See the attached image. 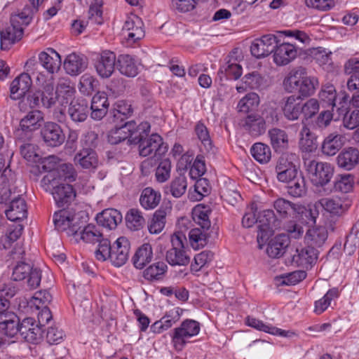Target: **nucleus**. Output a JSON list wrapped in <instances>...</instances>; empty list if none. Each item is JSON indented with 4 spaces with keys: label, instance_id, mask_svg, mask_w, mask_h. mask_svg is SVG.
<instances>
[{
    "label": "nucleus",
    "instance_id": "1",
    "mask_svg": "<svg viewBox=\"0 0 359 359\" xmlns=\"http://www.w3.org/2000/svg\"><path fill=\"white\" fill-rule=\"evenodd\" d=\"M25 251L22 246L16 245L10 252L9 257L15 262L12 269L11 279L13 281L26 280L29 289H35L39 286L41 280V271L34 268L24 259Z\"/></svg>",
    "mask_w": 359,
    "mask_h": 359
},
{
    "label": "nucleus",
    "instance_id": "2",
    "mask_svg": "<svg viewBox=\"0 0 359 359\" xmlns=\"http://www.w3.org/2000/svg\"><path fill=\"white\" fill-rule=\"evenodd\" d=\"M39 11L26 5L23 10L11 17V25L1 31V46L2 49H8L10 46L20 41L23 36L24 27L32 20L33 16Z\"/></svg>",
    "mask_w": 359,
    "mask_h": 359
},
{
    "label": "nucleus",
    "instance_id": "3",
    "mask_svg": "<svg viewBox=\"0 0 359 359\" xmlns=\"http://www.w3.org/2000/svg\"><path fill=\"white\" fill-rule=\"evenodd\" d=\"M57 157L50 156L42 162V169L48 173L41 180V186L46 190L50 185L55 183H63L64 181L74 182L76 177V172L72 164L62 163L56 165Z\"/></svg>",
    "mask_w": 359,
    "mask_h": 359
},
{
    "label": "nucleus",
    "instance_id": "4",
    "mask_svg": "<svg viewBox=\"0 0 359 359\" xmlns=\"http://www.w3.org/2000/svg\"><path fill=\"white\" fill-rule=\"evenodd\" d=\"M286 231L287 234H278L269 241L266 253L270 257L278 258L283 256L290 245V238H299L304 233L303 227L295 223L288 224Z\"/></svg>",
    "mask_w": 359,
    "mask_h": 359
},
{
    "label": "nucleus",
    "instance_id": "5",
    "mask_svg": "<svg viewBox=\"0 0 359 359\" xmlns=\"http://www.w3.org/2000/svg\"><path fill=\"white\" fill-rule=\"evenodd\" d=\"M40 67L34 57L29 59L25 64V69L27 72L22 73L16 77L11 84V97L13 100L20 99L25 96L30 89L32 81L31 76L36 78Z\"/></svg>",
    "mask_w": 359,
    "mask_h": 359
},
{
    "label": "nucleus",
    "instance_id": "6",
    "mask_svg": "<svg viewBox=\"0 0 359 359\" xmlns=\"http://www.w3.org/2000/svg\"><path fill=\"white\" fill-rule=\"evenodd\" d=\"M83 212L72 214L65 209L55 212L53 223L58 231L65 232L68 236H76L78 231L82 228L86 220H83Z\"/></svg>",
    "mask_w": 359,
    "mask_h": 359
},
{
    "label": "nucleus",
    "instance_id": "7",
    "mask_svg": "<svg viewBox=\"0 0 359 359\" xmlns=\"http://www.w3.org/2000/svg\"><path fill=\"white\" fill-rule=\"evenodd\" d=\"M187 238L182 232H176L171 237L172 248L166 252V260L171 266H187L190 257L184 250Z\"/></svg>",
    "mask_w": 359,
    "mask_h": 359
},
{
    "label": "nucleus",
    "instance_id": "8",
    "mask_svg": "<svg viewBox=\"0 0 359 359\" xmlns=\"http://www.w3.org/2000/svg\"><path fill=\"white\" fill-rule=\"evenodd\" d=\"M299 158L294 153H283L276 165V177L279 182L287 183L298 175Z\"/></svg>",
    "mask_w": 359,
    "mask_h": 359
},
{
    "label": "nucleus",
    "instance_id": "9",
    "mask_svg": "<svg viewBox=\"0 0 359 359\" xmlns=\"http://www.w3.org/2000/svg\"><path fill=\"white\" fill-rule=\"evenodd\" d=\"M304 166L312 183L317 187L327 184L334 174V168L328 163L306 160Z\"/></svg>",
    "mask_w": 359,
    "mask_h": 359
},
{
    "label": "nucleus",
    "instance_id": "10",
    "mask_svg": "<svg viewBox=\"0 0 359 359\" xmlns=\"http://www.w3.org/2000/svg\"><path fill=\"white\" fill-rule=\"evenodd\" d=\"M168 149L163 138L158 134L154 133L147 136L139 145V154L141 156H152L157 159L163 156Z\"/></svg>",
    "mask_w": 359,
    "mask_h": 359
},
{
    "label": "nucleus",
    "instance_id": "11",
    "mask_svg": "<svg viewBox=\"0 0 359 359\" xmlns=\"http://www.w3.org/2000/svg\"><path fill=\"white\" fill-rule=\"evenodd\" d=\"M257 239L259 245L265 243L272 235L273 228L277 222L273 210L271 209L260 211L257 217Z\"/></svg>",
    "mask_w": 359,
    "mask_h": 359
},
{
    "label": "nucleus",
    "instance_id": "12",
    "mask_svg": "<svg viewBox=\"0 0 359 359\" xmlns=\"http://www.w3.org/2000/svg\"><path fill=\"white\" fill-rule=\"evenodd\" d=\"M200 331L199 323L194 320H184L180 327L175 328L172 342L175 348L181 350L186 344V339L197 335Z\"/></svg>",
    "mask_w": 359,
    "mask_h": 359
},
{
    "label": "nucleus",
    "instance_id": "13",
    "mask_svg": "<svg viewBox=\"0 0 359 359\" xmlns=\"http://www.w3.org/2000/svg\"><path fill=\"white\" fill-rule=\"evenodd\" d=\"M116 64L117 59L115 53L110 50H103L95 60V68L102 79H108L114 73Z\"/></svg>",
    "mask_w": 359,
    "mask_h": 359
},
{
    "label": "nucleus",
    "instance_id": "14",
    "mask_svg": "<svg viewBox=\"0 0 359 359\" xmlns=\"http://www.w3.org/2000/svg\"><path fill=\"white\" fill-rule=\"evenodd\" d=\"M41 135L48 147H59L65 140V135L61 126L51 121L44 123L41 130Z\"/></svg>",
    "mask_w": 359,
    "mask_h": 359
},
{
    "label": "nucleus",
    "instance_id": "15",
    "mask_svg": "<svg viewBox=\"0 0 359 359\" xmlns=\"http://www.w3.org/2000/svg\"><path fill=\"white\" fill-rule=\"evenodd\" d=\"M278 43L279 41L275 35H264L252 42L250 46L251 53L257 58L266 57L273 53L275 47Z\"/></svg>",
    "mask_w": 359,
    "mask_h": 359
},
{
    "label": "nucleus",
    "instance_id": "16",
    "mask_svg": "<svg viewBox=\"0 0 359 359\" xmlns=\"http://www.w3.org/2000/svg\"><path fill=\"white\" fill-rule=\"evenodd\" d=\"M51 189L55 203L60 208L68 206L76 196L73 187L69 184L55 183V185H50L48 190Z\"/></svg>",
    "mask_w": 359,
    "mask_h": 359
},
{
    "label": "nucleus",
    "instance_id": "17",
    "mask_svg": "<svg viewBox=\"0 0 359 359\" xmlns=\"http://www.w3.org/2000/svg\"><path fill=\"white\" fill-rule=\"evenodd\" d=\"M130 244L126 237L118 238L112 245L110 261L115 266H123L128 259Z\"/></svg>",
    "mask_w": 359,
    "mask_h": 359
},
{
    "label": "nucleus",
    "instance_id": "18",
    "mask_svg": "<svg viewBox=\"0 0 359 359\" xmlns=\"http://www.w3.org/2000/svg\"><path fill=\"white\" fill-rule=\"evenodd\" d=\"M302 99L299 95H292L283 100L282 110L287 120H297L302 114Z\"/></svg>",
    "mask_w": 359,
    "mask_h": 359
},
{
    "label": "nucleus",
    "instance_id": "19",
    "mask_svg": "<svg viewBox=\"0 0 359 359\" xmlns=\"http://www.w3.org/2000/svg\"><path fill=\"white\" fill-rule=\"evenodd\" d=\"M74 163L81 168L93 170L99 165L98 156L92 148H83L76 154L74 158Z\"/></svg>",
    "mask_w": 359,
    "mask_h": 359
},
{
    "label": "nucleus",
    "instance_id": "20",
    "mask_svg": "<svg viewBox=\"0 0 359 359\" xmlns=\"http://www.w3.org/2000/svg\"><path fill=\"white\" fill-rule=\"evenodd\" d=\"M36 83L43 88L42 100L43 107L50 109L57 102L56 90L54 91L53 82L51 80H45L44 75L39 74L36 78Z\"/></svg>",
    "mask_w": 359,
    "mask_h": 359
},
{
    "label": "nucleus",
    "instance_id": "21",
    "mask_svg": "<svg viewBox=\"0 0 359 359\" xmlns=\"http://www.w3.org/2000/svg\"><path fill=\"white\" fill-rule=\"evenodd\" d=\"M297 54L294 45L290 43H283L276 46L273 51V60L278 65H285L293 60Z\"/></svg>",
    "mask_w": 359,
    "mask_h": 359
},
{
    "label": "nucleus",
    "instance_id": "22",
    "mask_svg": "<svg viewBox=\"0 0 359 359\" xmlns=\"http://www.w3.org/2000/svg\"><path fill=\"white\" fill-rule=\"evenodd\" d=\"M8 208L6 210L7 218L13 222L24 219L27 215V203L20 196L11 198Z\"/></svg>",
    "mask_w": 359,
    "mask_h": 359
},
{
    "label": "nucleus",
    "instance_id": "23",
    "mask_svg": "<svg viewBox=\"0 0 359 359\" xmlns=\"http://www.w3.org/2000/svg\"><path fill=\"white\" fill-rule=\"evenodd\" d=\"M39 60L41 66L50 74L57 72L61 65L60 55L51 48L41 52L39 55Z\"/></svg>",
    "mask_w": 359,
    "mask_h": 359
},
{
    "label": "nucleus",
    "instance_id": "24",
    "mask_svg": "<svg viewBox=\"0 0 359 359\" xmlns=\"http://www.w3.org/2000/svg\"><path fill=\"white\" fill-rule=\"evenodd\" d=\"M88 104L86 99L77 98L72 100L69 106L68 114L75 123L83 122L88 115Z\"/></svg>",
    "mask_w": 359,
    "mask_h": 359
},
{
    "label": "nucleus",
    "instance_id": "25",
    "mask_svg": "<svg viewBox=\"0 0 359 359\" xmlns=\"http://www.w3.org/2000/svg\"><path fill=\"white\" fill-rule=\"evenodd\" d=\"M43 121L42 113L39 110L29 112L20 123V129L16 130V136L20 137L23 132L31 133L38 129Z\"/></svg>",
    "mask_w": 359,
    "mask_h": 359
},
{
    "label": "nucleus",
    "instance_id": "26",
    "mask_svg": "<svg viewBox=\"0 0 359 359\" xmlns=\"http://www.w3.org/2000/svg\"><path fill=\"white\" fill-rule=\"evenodd\" d=\"M336 161L339 168L351 170L359 163V150L351 147L345 148L338 154Z\"/></svg>",
    "mask_w": 359,
    "mask_h": 359
},
{
    "label": "nucleus",
    "instance_id": "27",
    "mask_svg": "<svg viewBox=\"0 0 359 359\" xmlns=\"http://www.w3.org/2000/svg\"><path fill=\"white\" fill-rule=\"evenodd\" d=\"M142 27L143 22L137 15L128 18L123 25V30L127 32L128 40L135 42L142 39L144 36Z\"/></svg>",
    "mask_w": 359,
    "mask_h": 359
},
{
    "label": "nucleus",
    "instance_id": "28",
    "mask_svg": "<svg viewBox=\"0 0 359 359\" xmlns=\"http://www.w3.org/2000/svg\"><path fill=\"white\" fill-rule=\"evenodd\" d=\"M109 106L107 95L104 92H97L91 101L92 118L101 120L107 114Z\"/></svg>",
    "mask_w": 359,
    "mask_h": 359
},
{
    "label": "nucleus",
    "instance_id": "29",
    "mask_svg": "<svg viewBox=\"0 0 359 359\" xmlns=\"http://www.w3.org/2000/svg\"><path fill=\"white\" fill-rule=\"evenodd\" d=\"M170 211V208L161 206L154 212L147 222V229L150 233L158 234L163 231L166 223V216Z\"/></svg>",
    "mask_w": 359,
    "mask_h": 359
},
{
    "label": "nucleus",
    "instance_id": "30",
    "mask_svg": "<svg viewBox=\"0 0 359 359\" xmlns=\"http://www.w3.org/2000/svg\"><path fill=\"white\" fill-rule=\"evenodd\" d=\"M96 221L99 225L113 229L122 221V215L116 209H106L97 215Z\"/></svg>",
    "mask_w": 359,
    "mask_h": 359
},
{
    "label": "nucleus",
    "instance_id": "31",
    "mask_svg": "<svg viewBox=\"0 0 359 359\" xmlns=\"http://www.w3.org/2000/svg\"><path fill=\"white\" fill-rule=\"evenodd\" d=\"M344 137L333 133L327 135L323 142L321 150L323 154L332 156L335 155L343 147Z\"/></svg>",
    "mask_w": 359,
    "mask_h": 359
},
{
    "label": "nucleus",
    "instance_id": "32",
    "mask_svg": "<svg viewBox=\"0 0 359 359\" xmlns=\"http://www.w3.org/2000/svg\"><path fill=\"white\" fill-rule=\"evenodd\" d=\"M327 238V231L324 226H316L309 229L304 236L306 244L316 248L322 247Z\"/></svg>",
    "mask_w": 359,
    "mask_h": 359
},
{
    "label": "nucleus",
    "instance_id": "33",
    "mask_svg": "<svg viewBox=\"0 0 359 359\" xmlns=\"http://www.w3.org/2000/svg\"><path fill=\"white\" fill-rule=\"evenodd\" d=\"M153 257L152 246L147 243L142 244L137 249L132 258V261L136 269H142L152 261Z\"/></svg>",
    "mask_w": 359,
    "mask_h": 359
},
{
    "label": "nucleus",
    "instance_id": "34",
    "mask_svg": "<svg viewBox=\"0 0 359 359\" xmlns=\"http://www.w3.org/2000/svg\"><path fill=\"white\" fill-rule=\"evenodd\" d=\"M19 331V318L14 313L0 316V332L13 337Z\"/></svg>",
    "mask_w": 359,
    "mask_h": 359
},
{
    "label": "nucleus",
    "instance_id": "35",
    "mask_svg": "<svg viewBox=\"0 0 359 359\" xmlns=\"http://www.w3.org/2000/svg\"><path fill=\"white\" fill-rule=\"evenodd\" d=\"M128 123L133 124L134 128L128 132V144H138L139 146L143 139L149 135L151 126L147 121L142 122L139 125H137L136 122L133 121H128Z\"/></svg>",
    "mask_w": 359,
    "mask_h": 359
},
{
    "label": "nucleus",
    "instance_id": "36",
    "mask_svg": "<svg viewBox=\"0 0 359 359\" xmlns=\"http://www.w3.org/2000/svg\"><path fill=\"white\" fill-rule=\"evenodd\" d=\"M306 76V69L303 67L292 69L283 81L285 89L289 92L296 91L299 83H302Z\"/></svg>",
    "mask_w": 359,
    "mask_h": 359
},
{
    "label": "nucleus",
    "instance_id": "37",
    "mask_svg": "<svg viewBox=\"0 0 359 359\" xmlns=\"http://www.w3.org/2000/svg\"><path fill=\"white\" fill-rule=\"evenodd\" d=\"M87 67L86 60L75 53L69 54L64 62L66 72L72 76H76L83 72Z\"/></svg>",
    "mask_w": 359,
    "mask_h": 359
},
{
    "label": "nucleus",
    "instance_id": "38",
    "mask_svg": "<svg viewBox=\"0 0 359 359\" xmlns=\"http://www.w3.org/2000/svg\"><path fill=\"white\" fill-rule=\"evenodd\" d=\"M299 203H292L283 198H278L273 202V208L280 218L296 217Z\"/></svg>",
    "mask_w": 359,
    "mask_h": 359
},
{
    "label": "nucleus",
    "instance_id": "39",
    "mask_svg": "<svg viewBox=\"0 0 359 359\" xmlns=\"http://www.w3.org/2000/svg\"><path fill=\"white\" fill-rule=\"evenodd\" d=\"M83 6H88V20L92 24L102 25L103 23L102 0H77Z\"/></svg>",
    "mask_w": 359,
    "mask_h": 359
},
{
    "label": "nucleus",
    "instance_id": "40",
    "mask_svg": "<svg viewBox=\"0 0 359 359\" xmlns=\"http://www.w3.org/2000/svg\"><path fill=\"white\" fill-rule=\"evenodd\" d=\"M161 200V193L151 187L144 188L140 197V203L146 210L154 209Z\"/></svg>",
    "mask_w": 359,
    "mask_h": 359
},
{
    "label": "nucleus",
    "instance_id": "41",
    "mask_svg": "<svg viewBox=\"0 0 359 359\" xmlns=\"http://www.w3.org/2000/svg\"><path fill=\"white\" fill-rule=\"evenodd\" d=\"M321 207L332 215L340 216L348 209V205L344 203L339 198H321L318 201Z\"/></svg>",
    "mask_w": 359,
    "mask_h": 359
},
{
    "label": "nucleus",
    "instance_id": "42",
    "mask_svg": "<svg viewBox=\"0 0 359 359\" xmlns=\"http://www.w3.org/2000/svg\"><path fill=\"white\" fill-rule=\"evenodd\" d=\"M243 126L245 130L254 136L259 135L266 130L265 121L263 118L257 115H248L245 118Z\"/></svg>",
    "mask_w": 359,
    "mask_h": 359
},
{
    "label": "nucleus",
    "instance_id": "43",
    "mask_svg": "<svg viewBox=\"0 0 359 359\" xmlns=\"http://www.w3.org/2000/svg\"><path fill=\"white\" fill-rule=\"evenodd\" d=\"M117 68L122 74L128 77H134L138 74L135 60L129 55H121L118 57Z\"/></svg>",
    "mask_w": 359,
    "mask_h": 359
},
{
    "label": "nucleus",
    "instance_id": "44",
    "mask_svg": "<svg viewBox=\"0 0 359 359\" xmlns=\"http://www.w3.org/2000/svg\"><path fill=\"white\" fill-rule=\"evenodd\" d=\"M76 90L71 86L67 81H60L56 87L57 103L61 107H66L67 104L72 101Z\"/></svg>",
    "mask_w": 359,
    "mask_h": 359
},
{
    "label": "nucleus",
    "instance_id": "45",
    "mask_svg": "<svg viewBox=\"0 0 359 359\" xmlns=\"http://www.w3.org/2000/svg\"><path fill=\"white\" fill-rule=\"evenodd\" d=\"M297 255H294V260L301 265H311L318 259V251L317 248L308 245L301 250H297Z\"/></svg>",
    "mask_w": 359,
    "mask_h": 359
},
{
    "label": "nucleus",
    "instance_id": "46",
    "mask_svg": "<svg viewBox=\"0 0 359 359\" xmlns=\"http://www.w3.org/2000/svg\"><path fill=\"white\" fill-rule=\"evenodd\" d=\"M168 266L163 262H157L148 266L144 271L143 276L149 281L162 280L167 272Z\"/></svg>",
    "mask_w": 359,
    "mask_h": 359
},
{
    "label": "nucleus",
    "instance_id": "47",
    "mask_svg": "<svg viewBox=\"0 0 359 359\" xmlns=\"http://www.w3.org/2000/svg\"><path fill=\"white\" fill-rule=\"evenodd\" d=\"M187 187V177L184 175L180 174L175 177L165 188V194L170 193L175 198H180L186 192Z\"/></svg>",
    "mask_w": 359,
    "mask_h": 359
},
{
    "label": "nucleus",
    "instance_id": "48",
    "mask_svg": "<svg viewBox=\"0 0 359 359\" xmlns=\"http://www.w3.org/2000/svg\"><path fill=\"white\" fill-rule=\"evenodd\" d=\"M133 126V124L126 122L119 127L116 126L109 132L108 142L111 144H116L126 140L128 141V132L134 128Z\"/></svg>",
    "mask_w": 359,
    "mask_h": 359
},
{
    "label": "nucleus",
    "instance_id": "49",
    "mask_svg": "<svg viewBox=\"0 0 359 359\" xmlns=\"http://www.w3.org/2000/svg\"><path fill=\"white\" fill-rule=\"evenodd\" d=\"M195 132L198 138L201 141L207 154L210 156L215 155L216 148L212 144L206 126L203 123L198 122L195 126Z\"/></svg>",
    "mask_w": 359,
    "mask_h": 359
},
{
    "label": "nucleus",
    "instance_id": "50",
    "mask_svg": "<svg viewBox=\"0 0 359 359\" xmlns=\"http://www.w3.org/2000/svg\"><path fill=\"white\" fill-rule=\"evenodd\" d=\"M127 227L132 231H139L145 226L146 221L138 209H130L126 215Z\"/></svg>",
    "mask_w": 359,
    "mask_h": 359
},
{
    "label": "nucleus",
    "instance_id": "51",
    "mask_svg": "<svg viewBox=\"0 0 359 359\" xmlns=\"http://www.w3.org/2000/svg\"><path fill=\"white\" fill-rule=\"evenodd\" d=\"M74 237L76 240L79 238L86 243H94L100 241L102 234L97 230L95 225H86V223H84L82 228L78 231V235Z\"/></svg>",
    "mask_w": 359,
    "mask_h": 359
},
{
    "label": "nucleus",
    "instance_id": "52",
    "mask_svg": "<svg viewBox=\"0 0 359 359\" xmlns=\"http://www.w3.org/2000/svg\"><path fill=\"white\" fill-rule=\"evenodd\" d=\"M299 144L300 149L304 152H312L317 148L316 140L306 125L303 126L300 131Z\"/></svg>",
    "mask_w": 359,
    "mask_h": 359
},
{
    "label": "nucleus",
    "instance_id": "53",
    "mask_svg": "<svg viewBox=\"0 0 359 359\" xmlns=\"http://www.w3.org/2000/svg\"><path fill=\"white\" fill-rule=\"evenodd\" d=\"M287 184V189L290 196L294 198H300L306 195L307 191L306 181L301 175H297L290 182H288Z\"/></svg>",
    "mask_w": 359,
    "mask_h": 359
},
{
    "label": "nucleus",
    "instance_id": "54",
    "mask_svg": "<svg viewBox=\"0 0 359 359\" xmlns=\"http://www.w3.org/2000/svg\"><path fill=\"white\" fill-rule=\"evenodd\" d=\"M271 143L276 150L282 151L288 146V137L285 130L275 128L269 131Z\"/></svg>",
    "mask_w": 359,
    "mask_h": 359
},
{
    "label": "nucleus",
    "instance_id": "55",
    "mask_svg": "<svg viewBox=\"0 0 359 359\" xmlns=\"http://www.w3.org/2000/svg\"><path fill=\"white\" fill-rule=\"evenodd\" d=\"M318 80L314 76H309L308 75L304 78L302 83H299L297 91L299 96L307 97L314 94L316 88L318 86Z\"/></svg>",
    "mask_w": 359,
    "mask_h": 359
},
{
    "label": "nucleus",
    "instance_id": "56",
    "mask_svg": "<svg viewBox=\"0 0 359 359\" xmlns=\"http://www.w3.org/2000/svg\"><path fill=\"white\" fill-rule=\"evenodd\" d=\"M259 103V97L255 93L247 94L242 98L237 106L239 111L247 113L255 109Z\"/></svg>",
    "mask_w": 359,
    "mask_h": 359
},
{
    "label": "nucleus",
    "instance_id": "57",
    "mask_svg": "<svg viewBox=\"0 0 359 359\" xmlns=\"http://www.w3.org/2000/svg\"><path fill=\"white\" fill-rule=\"evenodd\" d=\"M339 296V290L337 287L329 290L324 297L315 302L314 311L320 314L330 305L331 301Z\"/></svg>",
    "mask_w": 359,
    "mask_h": 359
},
{
    "label": "nucleus",
    "instance_id": "58",
    "mask_svg": "<svg viewBox=\"0 0 359 359\" xmlns=\"http://www.w3.org/2000/svg\"><path fill=\"white\" fill-rule=\"evenodd\" d=\"M250 151L254 158L259 163H266L271 158L270 148L263 143H255Z\"/></svg>",
    "mask_w": 359,
    "mask_h": 359
},
{
    "label": "nucleus",
    "instance_id": "59",
    "mask_svg": "<svg viewBox=\"0 0 359 359\" xmlns=\"http://www.w3.org/2000/svg\"><path fill=\"white\" fill-rule=\"evenodd\" d=\"M296 217H299L305 220V222L315 224L318 211L316 205L309 206L308 208L299 203L297 206Z\"/></svg>",
    "mask_w": 359,
    "mask_h": 359
},
{
    "label": "nucleus",
    "instance_id": "60",
    "mask_svg": "<svg viewBox=\"0 0 359 359\" xmlns=\"http://www.w3.org/2000/svg\"><path fill=\"white\" fill-rule=\"evenodd\" d=\"M318 97L321 102L332 106V109L336 107L337 91L333 85L326 84L323 86L318 93Z\"/></svg>",
    "mask_w": 359,
    "mask_h": 359
},
{
    "label": "nucleus",
    "instance_id": "61",
    "mask_svg": "<svg viewBox=\"0 0 359 359\" xmlns=\"http://www.w3.org/2000/svg\"><path fill=\"white\" fill-rule=\"evenodd\" d=\"M97 86L98 81L89 74H84L80 78L79 88L83 95H90Z\"/></svg>",
    "mask_w": 359,
    "mask_h": 359
},
{
    "label": "nucleus",
    "instance_id": "62",
    "mask_svg": "<svg viewBox=\"0 0 359 359\" xmlns=\"http://www.w3.org/2000/svg\"><path fill=\"white\" fill-rule=\"evenodd\" d=\"M220 74H224L229 79H238L242 74L241 66L236 64L235 61L228 60L222 65L219 71Z\"/></svg>",
    "mask_w": 359,
    "mask_h": 359
},
{
    "label": "nucleus",
    "instance_id": "63",
    "mask_svg": "<svg viewBox=\"0 0 359 359\" xmlns=\"http://www.w3.org/2000/svg\"><path fill=\"white\" fill-rule=\"evenodd\" d=\"M190 244L194 249L204 247L207 243V234L201 229L195 228L189 233Z\"/></svg>",
    "mask_w": 359,
    "mask_h": 359
},
{
    "label": "nucleus",
    "instance_id": "64",
    "mask_svg": "<svg viewBox=\"0 0 359 359\" xmlns=\"http://www.w3.org/2000/svg\"><path fill=\"white\" fill-rule=\"evenodd\" d=\"M214 259V253L209 250L203 251L194 257V263L191 264V270L198 271Z\"/></svg>",
    "mask_w": 359,
    "mask_h": 359
}]
</instances>
